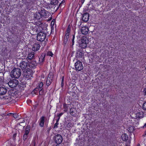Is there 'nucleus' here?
Returning a JSON list of instances; mask_svg holds the SVG:
<instances>
[{"mask_svg":"<svg viewBox=\"0 0 146 146\" xmlns=\"http://www.w3.org/2000/svg\"><path fill=\"white\" fill-rule=\"evenodd\" d=\"M23 122H21V123H23Z\"/></svg>","mask_w":146,"mask_h":146,"instance_id":"obj_62","label":"nucleus"},{"mask_svg":"<svg viewBox=\"0 0 146 146\" xmlns=\"http://www.w3.org/2000/svg\"><path fill=\"white\" fill-rule=\"evenodd\" d=\"M35 53L34 52H31L29 53L26 58V59L28 60H31L33 59L35 57Z\"/></svg>","mask_w":146,"mask_h":146,"instance_id":"obj_19","label":"nucleus"},{"mask_svg":"<svg viewBox=\"0 0 146 146\" xmlns=\"http://www.w3.org/2000/svg\"><path fill=\"white\" fill-rule=\"evenodd\" d=\"M43 86V83L42 82H39L38 83V85L36 87V88H38V89L39 90L41 89H43V88H42V87Z\"/></svg>","mask_w":146,"mask_h":146,"instance_id":"obj_31","label":"nucleus"},{"mask_svg":"<svg viewBox=\"0 0 146 146\" xmlns=\"http://www.w3.org/2000/svg\"><path fill=\"white\" fill-rule=\"evenodd\" d=\"M74 66L76 70L77 71H80L83 69V66L82 63L80 60L76 62Z\"/></svg>","mask_w":146,"mask_h":146,"instance_id":"obj_7","label":"nucleus"},{"mask_svg":"<svg viewBox=\"0 0 146 146\" xmlns=\"http://www.w3.org/2000/svg\"><path fill=\"white\" fill-rule=\"evenodd\" d=\"M13 113H8L7 114V115H8V116H10V115H12H12H13Z\"/></svg>","mask_w":146,"mask_h":146,"instance_id":"obj_54","label":"nucleus"},{"mask_svg":"<svg viewBox=\"0 0 146 146\" xmlns=\"http://www.w3.org/2000/svg\"><path fill=\"white\" fill-rule=\"evenodd\" d=\"M53 139L55 143L60 144L62 142L63 139L60 134H58L54 136Z\"/></svg>","mask_w":146,"mask_h":146,"instance_id":"obj_5","label":"nucleus"},{"mask_svg":"<svg viewBox=\"0 0 146 146\" xmlns=\"http://www.w3.org/2000/svg\"><path fill=\"white\" fill-rule=\"evenodd\" d=\"M21 74V70L18 68H14L11 72V76L12 77L18 78Z\"/></svg>","mask_w":146,"mask_h":146,"instance_id":"obj_4","label":"nucleus"},{"mask_svg":"<svg viewBox=\"0 0 146 146\" xmlns=\"http://www.w3.org/2000/svg\"><path fill=\"white\" fill-rule=\"evenodd\" d=\"M88 29L86 27H83L81 29L82 33L84 35H86L88 34Z\"/></svg>","mask_w":146,"mask_h":146,"instance_id":"obj_22","label":"nucleus"},{"mask_svg":"<svg viewBox=\"0 0 146 146\" xmlns=\"http://www.w3.org/2000/svg\"><path fill=\"white\" fill-rule=\"evenodd\" d=\"M17 135V133H15L13 134L12 137V139L13 140H15L16 139V137Z\"/></svg>","mask_w":146,"mask_h":146,"instance_id":"obj_44","label":"nucleus"},{"mask_svg":"<svg viewBox=\"0 0 146 146\" xmlns=\"http://www.w3.org/2000/svg\"><path fill=\"white\" fill-rule=\"evenodd\" d=\"M60 144H57L55 146H59V145Z\"/></svg>","mask_w":146,"mask_h":146,"instance_id":"obj_60","label":"nucleus"},{"mask_svg":"<svg viewBox=\"0 0 146 146\" xmlns=\"http://www.w3.org/2000/svg\"><path fill=\"white\" fill-rule=\"evenodd\" d=\"M89 17V14L88 13H85L82 15V20L84 22H86L88 21Z\"/></svg>","mask_w":146,"mask_h":146,"instance_id":"obj_15","label":"nucleus"},{"mask_svg":"<svg viewBox=\"0 0 146 146\" xmlns=\"http://www.w3.org/2000/svg\"><path fill=\"white\" fill-rule=\"evenodd\" d=\"M54 28L53 26L51 27V33L52 32H54Z\"/></svg>","mask_w":146,"mask_h":146,"instance_id":"obj_53","label":"nucleus"},{"mask_svg":"<svg viewBox=\"0 0 146 146\" xmlns=\"http://www.w3.org/2000/svg\"><path fill=\"white\" fill-rule=\"evenodd\" d=\"M12 116L15 119H19V115L16 113H13Z\"/></svg>","mask_w":146,"mask_h":146,"instance_id":"obj_37","label":"nucleus"},{"mask_svg":"<svg viewBox=\"0 0 146 146\" xmlns=\"http://www.w3.org/2000/svg\"><path fill=\"white\" fill-rule=\"evenodd\" d=\"M47 56L52 57L53 55V54L52 52L48 51L47 53Z\"/></svg>","mask_w":146,"mask_h":146,"instance_id":"obj_39","label":"nucleus"},{"mask_svg":"<svg viewBox=\"0 0 146 146\" xmlns=\"http://www.w3.org/2000/svg\"><path fill=\"white\" fill-rule=\"evenodd\" d=\"M143 110L146 111V102L143 104Z\"/></svg>","mask_w":146,"mask_h":146,"instance_id":"obj_43","label":"nucleus"},{"mask_svg":"<svg viewBox=\"0 0 146 146\" xmlns=\"http://www.w3.org/2000/svg\"><path fill=\"white\" fill-rule=\"evenodd\" d=\"M36 25L38 27V28L39 29L40 31L44 32V30L46 29V25L45 24L39 21L36 23Z\"/></svg>","mask_w":146,"mask_h":146,"instance_id":"obj_8","label":"nucleus"},{"mask_svg":"<svg viewBox=\"0 0 146 146\" xmlns=\"http://www.w3.org/2000/svg\"><path fill=\"white\" fill-rule=\"evenodd\" d=\"M126 146H127V145H126Z\"/></svg>","mask_w":146,"mask_h":146,"instance_id":"obj_63","label":"nucleus"},{"mask_svg":"<svg viewBox=\"0 0 146 146\" xmlns=\"http://www.w3.org/2000/svg\"><path fill=\"white\" fill-rule=\"evenodd\" d=\"M38 104L37 103H36L35 105H34L33 106L34 107V109H36L38 107Z\"/></svg>","mask_w":146,"mask_h":146,"instance_id":"obj_47","label":"nucleus"},{"mask_svg":"<svg viewBox=\"0 0 146 146\" xmlns=\"http://www.w3.org/2000/svg\"><path fill=\"white\" fill-rule=\"evenodd\" d=\"M46 55L45 53H42L39 56H38L39 63H43L44 61V58Z\"/></svg>","mask_w":146,"mask_h":146,"instance_id":"obj_16","label":"nucleus"},{"mask_svg":"<svg viewBox=\"0 0 146 146\" xmlns=\"http://www.w3.org/2000/svg\"><path fill=\"white\" fill-rule=\"evenodd\" d=\"M39 95H43L44 94V91L43 88L41 89L40 90L39 89Z\"/></svg>","mask_w":146,"mask_h":146,"instance_id":"obj_36","label":"nucleus"},{"mask_svg":"<svg viewBox=\"0 0 146 146\" xmlns=\"http://www.w3.org/2000/svg\"><path fill=\"white\" fill-rule=\"evenodd\" d=\"M133 127L131 126L128 128V130L130 133L133 132L134 131Z\"/></svg>","mask_w":146,"mask_h":146,"instance_id":"obj_33","label":"nucleus"},{"mask_svg":"<svg viewBox=\"0 0 146 146\" xmlns=\"http://www.w3.org/2000/svg\"><path fill=\"white\" fill-rule=\"evenodd\" d=\"M31 129V126L29 125H27L26 127V129L25 131V134H27L28 135Z\"/></svg>","mask_w":146,"mask_h":146,"instance_id":"obj_24","label":"nucleus"},{"mask_svg":"<svg viewBox=\"0 0 146 146\" xmlns=\"http://www.w3.org/2000/svg\"><path fill=\"white\" fill-rule=\"evenodd\" d=\"M88 38L86 37L83 36L82 38L81 41V42H83L84 43H88Z\"/></svg>","mask_w":146,"mask_h":146,"instance_id":"obj_30","label":"nucleus"},{"mask_svg":"<svg viewBox=\"0 0 146 146\" xmlns=\"http://www.w3.org/2000/svg\"><path fill=\"white\" fill-rule=\"evenodd\" d=\"M40 46V43L38 42H36L33 44L32 49L33 51H36L39 49Z\"/></svg>","mask_w":146,"mask_h":146,"instance_id":"obj_14","label":"nucleus"},{"mask_svg":"<svg viewBox=\"0 0 146 146\" xmlns=\"http://www.w3.org/2000/svg\"><path fill=\"white\" fill-rule=\"evenodd\" d=\"M75 38V35H73L72 39V46L74 45V40Z\"/></svg>","mask_w":146,"mask_h":146,"instance_id":"obj_41","label":"nucleus"},{"mask_svg":"<svg viewBox=\"0 0 146 146\" xmlns=\"http://www.w3.org/2000/svg\"><path fill=\"white\" fill-rule=\"evenodd\" d=\"M4 83V79L3 77L0 76V85H3Z\"/></svg>","mask_w":146,"mask_h":146,"instance_id":"obj_35","label":"nucleus"},{"mask_svg":"<svg viewBox=\"0 0 146 146\" xmlns=\"http://www.w3.org/2000/svg\"><path fill=\"white\" fill-rule=\"evenodd\" d=\"M19 29H22V30L21 31H22V32H23V31H22V29H23V30H24L23 28H19Z\"/></svg>","mask_w":146,"mask_h":146,"instance_id":"obj_59","label":"nucleus"},{"mask_svg":"<svg viewBox=\"0 0 146 146\" xmlns=\"http://www.w3.org/2000/svg\"><path fill=\"white\" fill-rule=\"evenodd\" d=\"M58 124H59L58 123L56 122V123L54 124V128H56L58 127Z\"/></svg>","mask_w":146,"mask_h":146,"instance_id":"obj_46","label":"nucleus"},{"mask_svg":"<svg viewBox=\"0 0 146 146\" xmlns=\"http://www.w3.org/2000/svg\"><path fill=\"white\" fill-rule=\"evenodd\" d=\"M39 12L42 18L45 19L48 17L49 14L48 12L44 9L42 8H41Z\"/></svg>","mask_w":146,"mask_h":146,"instance_id":"obj_12","label":"nucleus"},{"mask_svg":"<svg viewBox=\"0 0 146 146\" xmlns=\"http://www.w3.org/2000/svg\"><path fill=\"white\" fill-rule=\"evenodd\" d=\"M35 18L37 20H39L40 18H42V17L41 16V14L39 12H38L37 13H36L35 15Z\"/></svg>","mask_w":146,"mask_h":146,"instance_id":"obj_26","label":"nucleus"},{"mask_svg":"<svg viewBox=\"0 0 146 146\" xmlns=\"http://www.w3.org/2000/svg\"><path fill=\"white\" fill-rule=\"evenodd\" d=\"M54 78L52 73H50L46 78L45 79L46 88H47L52 83Z\"/></svg>","mask_w":146,"mask_h":146,"instance_id":"obj_3","label":"nucleus"},{"mask_svg":"<svg viewBox=\"0 0 146 146\" xmlns=\"http://www.w3.org/2000/svg\"><path fill=\"white\" fill-rule=\"evenodd\" d=\"M7 90L6 88L3 87H0V95H3L7 92Z\"/></svg>","mask_w":146,"mask_h":146,"instance_id":"obj_18","label":"nucleus"},{"mask_svg":"<svg viewBox=\"0 0 146 146\" xmlns=\"http://www.w3.org/2000/svg\"><path fill=\"white\" fill-rule=\"evenodd\" d=\"M19 66L23 70H25L27 68L28 69V62L23 61L20 63Z\"/></svg>","mask_w":146,"mask_h":146,"instance_id":"obj_13","label":"nucleus"},{"mask_svg":"<svg viewBox=\"0 0 146 146\" xmlns=\"http://www.w3.org/2000/svg\"><path fill=\"white\" fill-rule=\"evenodd\" d=\"M36 62L35 61H32L28 63V69L32 70L35 69L37 66Z\"/></svg>","mask_w":146,"mask_h":146,"instance_id":"obj_10","label":"nucleus"},{"mask_svg":"<svg viewBox=\"0 0 146 146\" xmlns=\"http://www.w3.org/2000/svg\"><path fill=\"white\" fill-rule=\"evenodd\" d=\"M49 0H47V2H48V1ZM46 3H47V2H46ZM47 5H48L47 4Z\"/></svg>","mask_w":146,"mask_h":146,"instance_id":"obj_61","label":"nucleus"},{"mask_svg":"<svg viewBox=\"0 0 146 146\" xmlns=\"http://www.w3.org/2000/svg\"><path fill=\"white\" fill-rule=\"evenodd\" d=\"M39 91V90L38 89V88L36 87L32 91V93L34 94H35L37 95L38 94Z\"/></svg>","mask_w":146,"mask_h":146,"instance_id":"obj_32","label":"nucleus"},{"mask_svg":"<svg viewBox=\"0 0 146 146\" xmlns=\"http://www.w3.org/2000/svg\"><path fill=\"white\" fill-rule=\"evenodd\" d=\"M82 53L81 52H80L78 54V56L79 57H81L82 56Z\"/></svg>","mask_w":146,"mask_h":146,"instance_id":"obj_50","label":"nucleus"},{"mask_svg":"<svg viewBox=\"0 0 146 146\" xmlns=\"http://www.w3.org/2000/svg\"><path fill=\"white\" fill-rule=\"evenodd\" d=\"M62 3H61L59 4V7L60 6V5H61V4H62Z\"/></svg>","mask_w":146,"mask_h":146,"instance_id":"obj_58","label":"nucleus"},{"mask_svg":"<svg viewBox=\"0 0 146 146\" xmlns=\"http://www.w3.org/2000/svg\"><path fill=\"white\" fill-rule=\"evenodd\" d=\"M28 136V135L27 134H24L23 137V139L24 141H25L27 139V137Z\"/></svg>","mask_w":146,"mask_h":146,"instance_id":"obj_38","label":"nucleus"},{"mask_svg":"<svg viewBox=\"0 0 146 146\" xmlns=\"http://www.w3.org/2000/svg\"><path fill=\"white\" fill-rule=\"evenodd\" d=\"M63 114V113H61L57 115V117H58V118H60V117Z\"/></svg>","mask_w":146,"mask_h":146,"instance_id":"obj_48","label":"nucleus"},{"mask_svg":"<svg viewBox=\"0 0 146 146\" xmlns=\"http://www.w3.org/2000/svg\"><path fill=\"white\" fill-rule=\"evenodd\" d=\"M46 37V33L44 32L40 31L37 34V40L40 41H42L45 39Z\"/></svg>","mask_w":146,"mask_h":146,"instance_id":"obj_6","label":"nucleus"},{"mask_svg":"<svg viewBox=\"0 0 146 146\" xmlns=\"http://www.w3.org/2000/svg\"><path fill=\"white\" fill-rule=\"evenodd\" d=\"M32 144L33 145V146H36V141L35 140H33L32 143Z\"/></svg>","mask_w":146,"mask_h":146,"instance_id":"obj_45","label":"nucleus"},{"mask_svg":"<svg viewBox=\"0 0 146 146\" xmlns=\"http://www.w3.org/2000/svg\"><path fill=\"white\" fill-rule=\"evenodd\" d=\"M144 112L142 111L137 112L136 114L135 117L137 119H141L144 117Z\"/></svg>","mask_w":146,"mask_h":146,"instance_id":"obj_17","label":"nucleus"},{"mask_svg":"<svg viewBox=\"0 0 146 146\" xmlns=\"http://www.w3.org/2000/svg\"><path fill=\"white\" fill-rule=\"evenodd\" d=\"M85 0H79V2L81 3V4H82L84 3Z\"/></svg>","mask_w":146,"mask_h":146,"instance_id":"obj_51","label":"nucleus"},{"mask_svg":"<svg viewBox=\"0 0 146 146\" xmlns=\"http://www.w3.org/2000/svg\"><path fill=\"white\" fill-rule=\"evenodd\" d=\"M59 3L58 0H49V2H47V5L51 4L54 5H57Z\"/></svg>","mask_w":146,"mask_h":146,"instance_id":"obj_20","label":"nucleus"},{"mask_svg":"<svg viewBox=\"0 0 146 146\" xmlns=\"http://www.w3.org/2000/svg\"><path fill=\"white\" fill-rule=\"evenodd\" d=\"M142 136L143 137H145L146 136V130L144 132Z\"/></svg>","mask_w":146,"mask_h":146,"instance_id":"obj_52","label":"nucleus"},{"mask_svg":"<svg viewBox=\"0 0 146 146\" xmlns=\"http://www.w3.org/2000/svg\"><path fill=\"white\" fill-rule=\"evenodd\" d=\"M76 111L75 108H71L70 109V113L72 115H74L75 114V112Z\"/></svg>","mask_w":146,"mask_h":146,"instance_id":"obj_27","label":"nucleus"},{"mask_svg":"<svg viewBox=\"0 0 146 146\" xmlns=\"http://www.w3.org/2000/svg\"><path fill=\"white\" fill-rule=\"evenodd\" d=\"M143 127V128L146 127V123L144 124Z\"/></svg>","mask_w":146,"mask_h":146,"instance_id":"obj_56","label":"nucleus"},{"mask_svg":"<svg viewBox=\"0 0 146 146\" xmlns=\"http://www.w3.org/2000/svg\"><path fill=\"white\" fill-rule=\"evenodd\" d=\"M122 139L123 141H127L128 139V135L125 133L123 134L121 136Z\"/></svg>","mask_w":146,"mask_h":146,"instance_id":"obj_25","label":"nucleus"},{"mask_svg":"<svg viewBox=\"0 0 146 146\" xmlns=\"http://www.w3.org/2000/svg\"><path fill=\"white\" fill-rule=\"evenodd\" d=\"M35 0H33L32 1H31L30 2L28 3L27 6V9L29 10H30L33 7V5H34Z\"/></svg>","mask_w":146,"mask_h":146,"instance_id":"obj_21","label":"nucleus"},{"mask_svg":"<svg viewBox=\"0 0 146 146\" xmlns=\"http://www.w3.org/2000/svg\"><path fill=\"white\" fill-rule=\"evenodd\" d=\"M71 30V26L69 24L65 31V35H64V40L63 42V44L65 46L66 44L68 39L69 37V35L70 33Z\"/></svg>","mask_w":146,"mask_h":146,"instance_id":"obj_2","label":"nucleus"},{"mask_svg":"<svg viewBox=\"0 0 146 146\" xmlns=\"http://www.w3.org/2000/svg\"><path fill=\"white\" fill-rule=\"evenodd\" d=\"M21 30L22 29H19V27L17 25H15L12 27L11 31L12 35H11V36L13 39L11 40L12 43L18 44L21 41Z\"/></svg>","mask_w":146,"mask_h":146,"instance_id":"obj_1","label":"nucleus"},{"mask_svg":"<svg viewBox=\"0 0 146 146\" xmlns=\"http://www.w3.org/2000/svg\"><path fill=\"white\" fill-rule=\"evenodd\" d=\"M11 94H13V95H15L17 94L16 90H12L11 91Z\"/></svg>","mask_w":146,"mask_h":146,"instance_id":"obj_42","label":"nucleus"},{"mask_svg":"<svg viewBox=\"0 0 146 146\" xmlns=\"http://www.w3.org/2000/svg\"><path fill=\"white\" fill-rule=\"evenodd\" d=\"M143 93L144 95H146V88H144L143 91Z\"/></svg>","mask_w":146,"mask_h":146,"instance_id":"obj_49","label":"nucleus"},{"mask_svg":"<svg viewBox=\"0 0 146 146\" xmlns=\"http://www.w3.org/2000/svg\"><path fill=\"white\" fill-rule=\"evenodd\" d=\"M137 146H140V144L139 143H138L137 145Z\"/></svg>","mask_w":146,"mask_h":146,"instance_id":"obj_57","label":"nucleus"},{"mask_svg":"<svg viewBox=\"0 0 146 146\" xmlns=\"http://www.w3.org/2000/svg\"><path fill=\"white\" fill-rule=\"evenodd\" d=\"M60 119V118H58V119L56 120V122L58 123V122L59 121Z\"/></svg>","mask_w":146,"mask_h":146,"instance_id":"obj_55","label":"nucleus"},{"mask_svg":"<svg viewBox=\"0 0 146 146\" xmlns=\"http://www.w3.org/2000/svg\"><path fill=\"white\" fill-rule=\"evenodd\" d=\"M46 120V117L44 115L42 116L38 121L39 125L42 127L44 126V123Z\"/></svg>","mask_w":146,"mask_h":146,"instance_id":"obj_11","label":"nucleus"},{"mask_svg":"<svg viewBox=\"0 0 146 146\" xmlns=\"http://www.w3.org/2000/svg\"><path fill=\"white\" fill-rule=\"evenodd\" d=\"M19 88L21 90H23L24 88L26 87V84L24 82H22L19 84Z\"/></svg>","mask_w":146,"mask_h":146,"instance_id":"obj_23","label":"nucleus"},{"mask_svg":"<svg viewBox=\"0 0 146 146\" xmlns=\"http://www.w3.org/2000/svg\"><path fill=\"white\" fill-rule=\"evenodd\" d=\"M19 26H20V27L22 28H24L25 27V25L24 23H21L19 22Z\"/></svg>","mask_w":146,"mask_h":146,"instance_id":"obj_40","label":"nucleus"},{"mask_svg":"<svg viewBox=\"0 0 146 146\" xmlns=\"http://www.w3.org/2000/svg\"><path fill=\"white\" fill-rule=\"evenodd\" d=\"M64 76H63L62 78V80L61 82V87L62 88H63L64 86Z\"/></svg>","mask_w":146,"mask_h":146,"instance_id":"obj_34","label":"nucleus"},{"mask_svg":"<svg viewBox=\"0 0 146 146\" xmlns=\"http://www.w3.org/2000/svg\"><path fill=\"white\" fill-rule=\"evenodd\" d=\"M63 107L64 109V111L67 112L68 110V106L67 104L66 103H64L63 104Z\"/></svg>","mask_w":146,"mask_h":146,"instance_id":"obj_29","label":"nucleus"},{"mask_svg":"<svg viewBox=\"0 0 146 146\" xmlns=\"http://www.w3.org/2000/svg\"><path fill=\"white\" fill-rule=\"evenodd\" d=\"M87 43L81 42L80 44V46L82 49H84L86 47Z\"/></svg>","mask_w":146,"mask_h":146,"instance_id":"obj_28","label":"nucleus"},{"mask_svg":"<svg viewBox=\"0 0 146 146\" xmlns=\"http://www.w3.org/2000/svg\"><path fill=\"white\" fill-rule=\"evenodd\" d=\"M19 84V82L16 79L10 80L8 83L9 86L11 88H13L17 86Z\"/></svg>","mask_w":146,"mask_h":146,"instance_id":"obj_9","label":"nucleus"}]
</instances>
